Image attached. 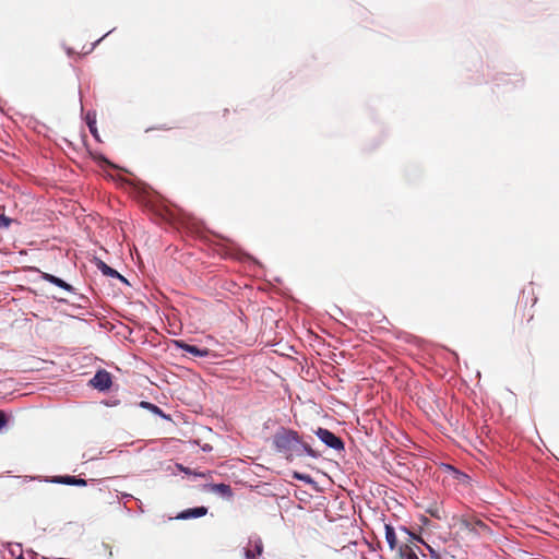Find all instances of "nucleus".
<instances>
[{
  "label": "nucleus",
  "instance_id": "1",
  "mask_svg": "<svg viewBox=\"0 0 559 559\" xmlns=\"http://www.w3.org/2000/svg\"><path fill=\"white\" fill-rule=\"evenodd\" d=\"M273 444L278 452L286 454L287 459H290L294 454L301 455L302 452L312 457L318 456V453L309 444L302 442L296 431L290 429H280L274 435Z\"/></svg>",
  "mask_w": 559,
  "mask_h": 559
},
{
  "label": "nucleus",
  "instance_id": "2",
  "mask_svg": "<svg viewBox=\"0 0 559 559\" xmlns=\"http://www.w3.org/2000/svg\"><path fill=\"white\" fill-rule=\"evenodd\" d=\"M455 524L471 537L487 536L491 534L490 527L474 515H461L455 518Z\"/></svg>",
  "mask_w": 559,
  "mask_h": 559
},
{
  "label": "nucleus",
  "instance_id": "3",
  "mask_svg": "<svg viewBox=\"0 0 559 559\" xmlns=\"http://www.w3.org/2000/svg\"><path fill=\"white\" fill-rule=\"evenodd\" d=\"M401 532L403 533L405 540H402L401 545L399 546V559H419L414 549V546L417 547L413 542L414 535L405 527H402Z\"/></svg>",
  "mask_w": 559,
  "mask_h": 559
},
{
  "label": "nucleus",
  "instance_id": "4",
  "mask_svg": "<svg viewBox=\"0 0 559 559\" xmlns=\"http://www.w3.org/2000/svg\"><path fill=\"white\" fill-rule=\"evenodd\" d=\"M316 435L328 447H330L336 451L344 450V442L342 441V439L340 437L334 435L332 431H330L325 428H318V430L316 431Z\"/></svg>",
  "mask_w": 559,
  "mask_h": 559
},
{
  "label": "nucleus",
  "instance_id": "5",
  "mask_svg": "<svg viewBox=\"0 0 559 559\" xmlns=\"http://www.w3.org/2000/svg\"><path fill=\"white\" fill-rule=\"evenodd\" d=\"M111 376L106 370H99L91 379V384L100 391L108 390L111 386Z\"/></svg>",
  "mask_w": 559,
  "mask_h": 559
},
{
  "label": "nucleus",
  "instance_id": "6",
  "mask_svg": "<svg viewBox=\"0 0 559 559\" xmlns=\"http://www.w3.org/2000/svg\"><path fill=\"white\" fill-rule=\"evenodd\" d=\"M385 531V540L391 550L399 549V538L396 536L395 530L390 524H384Z\"/></svg>",
  "mask_w": 559,
  "mask_h": 559
},
{
  "label": "nucleus",
  "instance_id": "7",
  "mask_svg": "<svg viewBox=\"0 0 559 559\" xmlns=\"http://www.w3.org/2000/svg\"><path fill=\"white\" fill-rule=\"evenodd\" d=\"M206 513H207V508L197 507V508H191V509H187V510L182 511L177 518L187 520V519H192V518H201V516L205 515Z\"/></svg>",
  "mask_w": 559,
  "mask_h": 559
},
{
  "label": "nucleus",
  "instance_id": "8",
  "mask_svg": "<svg viewBox=\"0 0 559 559\" xmlns=\"http://www.w3.org/2000/svg\"><path fill=\"white\" fill-rule=\"evenodd\" d=\"M250 544L253 545V548H247L245 550V557L246 559H255L263 552L262 540L260 538H257L254 540H250Z\"/></svg>",
  "mask_w": 559,
  "mask_h": 559
},
{
  "label": "nucleus",
  "instance_id": "9",
  "mask_svg": "<svg viewBox=\"0 0 559 559\" xmlns=\"http://www.w3.org/2000/svg\"><path fill=\"white\" fill-rule=\"evenodd\" d=\"M179 347H181L186 353H189L197 357H206L209 355V349L200 348L195 345L186 344L182 342H177Z\"/></svg>",
  "mask_w": 559,
  "mask_h": 559
},
{
  "label": "nucleus",
  "instance_id": "10",
  "mask_svg": "<svg viewBox=\"0 0 559 559\" xmlns=\"http://www.w3.org/2000/svg\"><path fill=\"white\" fill-rule=\"evenodd\" d=\"M41 278L45 280L46 282L48 283H51L64 290H68V292H72L73 288L71 285H69L68 283H66L63 280L52 275V274H49V273H43L41 275Z\"/></svg>",
  "mask_w": 559,
  "mask_h": 559
},
{
  "label": "nucleus",
  "instance_id": "11",
  "mask_svg": "<svg viewBox=\"0 0 559 559\" xmlns=\"http://www.w3.org/2000/svg\"><path fill=\"white\" fill-rule=\"evenodd\" d=\"M98 270L102 271V273L106 276L114 277L119 276V272H117L115 269L107 265L104 261L98 260L96 263Z\"/></svg>",
  "mask_w": 559,
  "mask_h": 559
},
{
  "label": "nucleus",
  "instance_id": "12",
  "mask_svg": "<svg viewBox=\"0 0 559 559\" xmlns=\"http://www.w3.org/2000/svg\"><path fill=\"white\" fill-rule=\"evenodd\" d=\"M58 483L66 485H75V486H84L86 485V480L82 478H75L73 476L61 477Z\"/></svg>",
  "mask_w": 559,
  "mask_h": 559
},
{
  "label": "nucleus",
  "instance_id": "13",
  "mask_svg": "<svg viewBox=\"0 0 559 559\" xmlns=\"http://www.w3.org/2000/svg\"><path fill=\"white\" fill-rule=\"evenodd\" d=\"M215 491L222 493L223 496L230 497L231 496V489L229 485L226 484H217L214 486Z\"/></svg>",
  "mask_w": 559,
  "mask_h": 559
},
{
  "label": "nucleus",
  "instance_id": "14",
  "mask_svg": "<svg viewBox=\"0 0 559 559\" xmlns=\"http://www.w3.org/2000/svg\"><path fill=\"white\" fill-rule=\"evenodd\" d=\"M11 218L0 214V228H8L11 225Z\"/></svg>",
  "mask_w": 559,
  "mask_h": 559
},
{
  "label": "nucleus",
  "instance_id": "15",
  "mask_svg": "<svg viewBox=\"0 0 559 559\" xmlns=\"http://www.w3.org/2000/svg\"><path fill=\"white\" fill-rule=\"evenodd\" d=\"M7 417L3 412L0 411V430L5 426Z\"/></svg>",
  "mask_w": 559,
  "mask_h": 559
},
{
  "label": "nucleus",
  "instance_id": "16",
  "mask_svg": "<svg viewBox=\"0 0 559 559\" xmlns=\"http://www.w3.org/2000/svg\"><path fill=\"white\" fill-rule=\"evenodd\" d=\"M295 477L297 479H300V480H310V477L309 476H305V475H300V474H295Z\"/></svg>",
  "mask_w": 559,
  "mask_h": 559
},
{
  "label": "nucleus",
  "instance_id": "17",
  "mask_svg": "<svg viewBox=\"0 0 559 559\" xmlns=\"http://www.w3.org/2000/svg\"><path fill=\"white\" fill-rule=\"evenodd\" d=\"M142 405H143L144 407H153L155 411H158V407H157V406H154V405H152V404H150V403H147V402H143V403H142Z\"/></svg>",
  "mask_w": 559,
  "mask_h": 559
},
{
  "label": "nucleus",
  "instance_id": "18",
  "mask_svg": "<svg viewBox=\"0 0 559 559\" xmlns=\"http://www.w3.org/2000/svg\"><path fill=\"white\" fill-rule=\"evenodd\" d=\"M115 278H118L119 281H121L122 283H126L128 284V281L119 273V276H114Z\"/></svg>",
  "mask_w": 559,
  "mask_h": 559
},
{
  "label": "nucleus",
  "instance_id": "19",
  "mask_svg": "<svg viewBox=\"0 0 559 559\" xmlns=\"http://www.w3.org/2000/svg\"><path fill=\"white\" fill-rule=\"evenodd\" d=\"M115 278H118L119 281H121L122 283H126L128 284V281L119 273V276H114Z\"/></svg>",
  "mask_w": 559,
  "mask_h": 559
},
{
  "label": "nucleus",
  "instance_id": "20",
  "mask_svg": "<svg viewBox=\"0 0 559 559\" xmlns=\"http://www.w3.org/2000/svg\"><path fill=\"white\" fill-rule=\"evenodd\" d=\"M430 514L437 519H440V516L438 515L437 511H429Z\"/></svg>",
  "mask_w": 559,
  "mask_h": 559
},
{
  "label": "nucleus",
  "instance_id": "21",
  "mask_svg": "<svg viewBox=\"0 0 559 559\" xmlns=\"http://www.w3.org/2000/svg\"><path fill=\"white\" fill-rule=\"evenodd\" d=\"M180 469L183 471L186 474H189L190 473V469L189 468H183L182 466H180Z\"/></svg>",
  "mask_w": 559,
  "mask_h": 559
},
{
  "label": "nucleus",
  "instance_id": "22",
  "mask_svg": "<svg viewBox=\"0 0 559 559\" xmlns=\"http://www.w3.org/2000/svg\"><path fill=\"white\" fill-rule=\"evenodd\" d=\"M533 317H534V314H533V313H531V314H530V317H528V319H527V322L532 321V320H533Z\"/></svg>",
  "mask_w": 559,
  "mask_h": 559
},
{
  "label": "nucleus",
  "instance_id": "23",
  "mask_svg": "<svg viewBox=\"0 0 559 559\" xmlns=\"http://www.w3.org/2000/svg\"><path fill=\"white\" fill-rule=\"evenodd\" d=\"M105 163H107L108 166H111V163L108 162V159H105Z\"/></svg>",
  "mask_w": 559,
  "mask_h": 559
},
{
  "label": "nucleus",
  "instance_id": "24",
  "mask_svg": "<svg viewBox=\"0 0 559 559\" xmlns=\"http://www.w3.org/2000/svg\"><path fill=\"white\" fill-rule=\"evenodd\" d=\"M105 163H107L108 166H111V163L108 162V159H105Z\"/></svg>",
  "mask_w": 559,
  "mask_h": 559
},
{
  "label": "nucleus",
  "instance_id": "25",
  "mask_svg": "<svg viewBox=\"0 0 559 559\" xmlns=\"http://www.w3.org/2000/svg\"><path fill=\"white\" fill-rule=\"evenodd\" d=\"M105 163H107L108 166H111V163L108 162V159H105Z\"/></svg>",
  "mask_w": 559,
  "mask_h": 559
},
{
  "label": "nucleus",
  "instance_id": "26",
  "mask_svg": "<svg viewBox=\"0 0 559 559\" xmlns=\"http://www.w3.org/2000/svg\"><path fill=\"white\" fill-rule=\"evenodd\" d=\"M17 559H25L24 557L20 556Z\"/></svg>",
  "mask_w": 559,
  "mask_h": 559
}]
</instances>
